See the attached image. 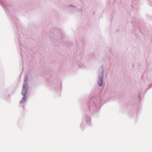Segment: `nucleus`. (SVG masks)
I'll return each instance as SVG.
<instances>
[{
  "instance_id": "2",
  "label": "nucleus",
  "mask_w": 152,
  "mask_h": 152,
  "mask_svg": "<svg viewBox=\"0 0 152 152\" xmlns=\"http://www.w3.org/2000/svg\"><path fill=\"white\" fill-rule=\"evenodd\" d=\"M98 84L99 86H102L103 85V82H102V78L100 77H99V79L98 81Z\"/></svg>"
},
{
  "instance_id": "1",
  "label": "nucleus",
  "mask_w": 152,
  "mask_h": 152,
  "mask_svg": "<svg viewBox=\"0 0 152 152\" xmlns=\"http://www.w3.org/2000/svg\"><path fill=\"white\" fill-rule=\"evenodd\" d=\"M28 87L26 84H24L23 85V90L21 94L23 96H26V94L27 91Z\"/></svg>"
},
{
  "instance_id": "3",
  "label": "nucleus",
  "mask_w": 152,
  "mask_h": 152,
  "mask_svg": "<svg viewBox=\"0 0 152 152\" xmlns=\"http://www.w3.org/2000/svg\"><path fill=\"white\" fill-rule=\"evenodd\" d=\"M27 97L26 96H23V97L22 100L20 101L21 104L24 103L26 101Z\"/></svg>"
}]
</instances>
